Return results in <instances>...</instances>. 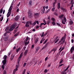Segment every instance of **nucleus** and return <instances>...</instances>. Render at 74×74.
Wrapping results in <instances>:
<instances>
[{
  "label": "nucleus",
  "instance_id": "obj_30",
  "mask_svg": "<svg viewBox=\"0 0 74 74\" xmlns=\"http://www.w3.org/2000/svg\"><path fill=\"white\" fill-rule=\"evenodd\" d=\"M16 71H16V70L14 69L13 71V74H15V72H16Z\"/></svg>",
  "mask_w": 74,
  "mask_h": 74
},
{
  "label": "nucleus",
  "instance_id": "obj_27",
  "mask_svg": "<svg viewBox=\"0 0 74 74\" xmlns=\"http://www.w3.org/2000/svg\"><path fill=\"white\" fill-rule=\"evenodd\" d=\"M48 41V39H46V40L45 41V42L43 43V44H45V43H46V42H47Z\"/></svg>",
  "mask_w": 74,
  "mask_h": 74
},
{
  "label": "nucleus",
  "instance_id": "obj_61",
  "mask_svg": "<svg viewBox=\"0 0 74 74\" xmlns=\"http://www.w3.org/2000/svg\"><path fill=\"white\" fill-rule=\"evenodd\" d=\"M29 23L30 25H33V24H32V22H29Z\"/></svg>",
  "mask_w": 74,
  "mask_h": 74
},
{
  "label": "nucleus",
  "instance_id": "obj_8",
  "mask_svg": "<svg viewBox=\"0 0 74 74\" xmlns=\"http://www.w3.org/2000/svg\"><path fill=\"white\" fill-rule=\"evenodd\" d=\"M8 36H6V37H4V41H7V40H8Z\"/></svg>",
  "mask_w": 74,
  "mask_h": 74
},
{
  "label": "nucleus",
  "instance_id": "obj_38",
  "mask_svg": "<svg viewBox=\"0 0 74 74\" xmlns=\"http://www.w3.org/2000/svg\"><path fill=\"white\" fill-rule=\"evenodd\" d=\"M2 12H3V8H2L0 11V13L2 14Z\"/></svg>",
  "mask_w": 74,
  "mask_h": 74
},
{
  "label": "nucleus",
  "instance_id": "obj_34",
  "mask_svg": "<svg viewBox=\"0 0 74 74\" xmlns=\"http://www.w3.org/2000/svg\"><path fill=\"white\" fill-rule=\"evenodd\" d=\"M56 51V49H53L51 50V51H54V53L55 52V51Z\"/></svg>",
  "mask_w": 74,
  "mask_h": 74
},
{
  "label": "nucleus",
  "instance_id": "obj_39",
  "mask_svg": "<svg viewBox=\"0 0 74 74\" xmlns=\"http://www.w3.org/2000/svg\"><path fill=\"white\" fill-rule=\"evenodd\" d=\"M64 41H63L61 43H60V45H62H62H63V44H64Z\"/></svg>",
  "mask_w": 74,
  "mask_h": 74
},
{
  "label": "nucleus",
  "instance_id": "obj_62",
  "mask_svg": "<svg viewBox=\"0 0 74 74\" xmlns=\"http://www.w3.org/2000/svg\"><path fill=\"white\" fill-rule=\"evenodd\" d=\"M63 65H64L63 64H62L60 65H59V67H60L61 66H63Z\"/></svg>",
  "mask_w": 74,
  "mask_h": 74
},
{
  "label": "nucleus",
  "instance_id": "obj_6",
  "mask_svg": "<svg viewBox=\"0 0 74 74\" xmlns=\"http://www.w3.org/2000/svg\"><path fill=\"white\" fill-rule=\"evenodd\" d=\"M35 17H39V15H40V13H36L34 14Z\"/></svg>",
  "mask_w": 74,
  "mask_h": 74
},
{
  "label": "nucleus",
  "instance_id": "obj_60",
  "mask_svg": "<svg viewBox=\"0 0 74 74\" xmlns=\"http://www.w3.org/2000/svg\"><path fill=\"white\" fill-rule=\"evenodd\" d=\"M67 69H65L64 71H63V72H64V73H65V72H66V71H67Z\"/></svg>",
  "mask_w": 74,
  "mask_h": 74
},
{
  "label": "nucleus",
  "instance_id": "obj_33",
  "mask_svg": "<svg viewBox=\"0 0 74 74\" xmlns=\"http://www.w3.org/2000/svg\"><path fill=\"white\" fill-rule=\"evenodd\" d=\"M22 53H21V54L19 57V58H20L21 59V58H22Z\"/></svg>",
  "mask_w": 74,
  "mask_h": 74
},
{
  "label": "nucleus",
  "instance_id": "obj_36",
  "mask_svg": "<svg viewBox=\"0 0 74 74\" xmlns=\"http://www.w3.org/2000/svg\"><path fill=\"white\" fill-rule=\"evenodd\" d=\"M3 17H1V18H0V21H1V22L2 21H3Z\"/></svg>",
  "mask_w": 74,
  "mask_h": 74
},
{
  "label": "nucleus",
  "instance_id": "obj_49",
  "mask_svg": "<svg viewBox=\"0 0 74 74\" xmlns=\"http://www.w3.org/2000/svg\"><path fill=\"white\" fill-rule=\"evenodd\" d=\"M26 63L25 62L24 64V65H23V67H25V66H26Z\"/></svg>",
  "mask_w": 74,
  "mask_h": 74
},
{
  "label": "nucleus",
  "instance_id": "obj_16",
  "mask_svg": "<svg viewBox=\"0 0 74 74\" xmlns=\"http://www.w3.org/2000/svg\"><path fill=\"white\" fill-rule=\"evenodd\" d=\"M69 23L70 25H73V21L71 20L69 21Z\"/></svg>",
  "mask_w": 74,
  "mask_h": 74
},
{
  "label": "nucleus",
  "instance_id": "obj_41",
  "mask_svg": "<svg viewBox=\"0 0 74 74\" xmlns=\"http://www.w3.org/2000/svg\"><path fill=\"white\" fill-rule=\"evenodd\" d=\"M36 24V21H35L33 24V26H34Z\"/></svg>",
  "mask_w": 74,
  "mask_h": 74
},
{
  "label": "nucleus",
  "instance_id": "obj_32",
  "mask_svg": "<svg viewBox=\"0 0 74 74\" xmlns=\"http://www.w3.org/2000/svg\"><path fill=\"white\" fill-rule=\"evenodd\" d=\"M4 65H5L3 64L2 65V68L3 70H4V67H5V66Z\"/></svg>",
  "mask_w": 74,
  "mask_h": 74
},
{
  "label": "nucleus",
  "instance_id": "obj_57",
  "mask_svg": "<svg viewBox=\"0 0 74 74\" xmlns=\"http://www.w3.org/2000/svg\"><path fill=\"white\" fill-rule=\"evenodd\" d=\"M39 49H40V47H38L36 48V49L38 51V50H39Z\"/></svg>",
  "mask_w": 74,
  "mask_h": 74
},
{
  "label": "nucleus",
  "instance_id": "obj_63",
  "mask_svg": "<svg viewBox=\"0 0 74 74\" xmlns=\"http://www.w3.org/2000/svg\"><path fill=\"white\" fill-rule=\"evenodd\" d=\"M16 31H17V30H15L14 32V33H15L16 32Z\"/></svg>",
  "mask_w": 74,
  "mask_h": 74
},
{
  "label": "nucleus",
  "instance_id": "obj_28",
  "mask_svg": "<svg viewBox=\"0 0 74 74\" xmlns=\"http://www.w3.org/2000/svg\"><path fill=\"white\" fill-rule=\"evenodd\" d=\"M20 49V47H19L18 49H16V52H19V50Z\"/></svg>",
  "mask_w": 74,
  "mask_h": 74
},
{
  "label": "nucleus",
  "instance_id": "obj_37",
  "mask_svg": "<svg viewBox=\"0 0 74 74\" xmlns=\"http://www.w3.org/2000/svg\"><path fill=\"white\" fill-rule=\"evenodd\" d=\"M51 63H50L48 64V65L47 66V67H49L50 66H51Z\"/></svg>",
  "mask_w": 74,
  "mask_h": 74
},
{
  "label": "nucleus",
  "instance_id": "obj_24",
  "mask_svg": "<svg viewBox=\"0 0 74 74\" xmlns=\"http://www.w3.org/2000/svg\"><path fill=\"white\" fill-rule=\"evenodd\" d=\"M63 59H61L60 60V62H59L60 64H61V63H62V62H63Z\"/></svg>",
  "mask_w": 74,
  "mask_h": 74
},
{
  "label": "nucleus",
  "instance_id": "obj_29",
  "mask_svg": "<svg viewBox=\"0 0 74 74\" xmlns=\"http://www.w3.org/2000/svg\"><path fill=\"white\" fill-rule=\"evenodd\" d=\"M43 41H44V38H42V39L41 40V41L40 42V44H41V43H42V42H43Z\"/></svg>",
  "mask_w": 74,
  "mask_h": 74
},
{
  "label": "nucleus",
  "instance_id": "obj_52",
  "mask_svg": "<svg viewBox=\"0 0 74 74\" xmlns=\"http://www.w3.org/2000/svg\"><path fill=\"white\" fill-rule=\"evenodd\" d=\"M3 74H7V73L6 72V71L4 70L3 72Z\"/></svg>",
  "mask_w": 74,
  "mask_h": 74
},
{
  "label": "nucleus",
  "instance_id": "obj_23",
  "mask_svg": "<svg viewBox=\"0 0 74 74\" xmlns=\"http://www.w3.org/2000/svg\"><path fill=\"white\" fill-rule=\"evenodd\" d=\"M54 15H55L56 16H58V12H55L54 13Z\"/></svg>",
  "mask_w": 74,
  "mask_h": 74
},
{
  "label": "nucleus",
  "instance_id": "obj_31",
  "mask_svg": "<svg viewBox=\"0 0 74 74\" xmlns=\"http://www.w3.org/2000/svg\"><path fill=\"white\" fill-rule=\"evenodd\" d=\"M32 14V11L30 10H29L28 12V14Z\"/></svg>",
  "mask_w": 74,
  "mask_h": 74
},
{
  "label": "nucleus",
  "instance_id": "obj_4",
  "mask_svg": "<svg viewBox=\"0 0 74 74\" xmlns=\"http://www.w3.org/2000/svg\"><path fill=\"white\" fill-rule=\"evenodd\" d=\"M30 23V22L29 21H27L26 22V25H25V26L27 27H29V23Z\"/></svg>",
  "mask_w": 74,
  "mask_h": 74
},
{
  "label": "nucleus",
  "instance_id": "obj_56",
  "mask_svg": "<svg viewBox=\"0 0 74 74\" xmlns=\"http://www.w3.org/2000/svg\"><path fill=\"white\" fill-rule=\"evenodd\" d=\"M25 45H28V44L27 43V42H25Z\"/></svg>",
  "mask_w": 74,
  "mask_h": 74
},
{
  "label": "nucleus",
  "instance_id": "obj_51",
  "mask_svg": "<svg viewBox=\"0 0 74 74\" xmlns=\"http://www.w3.org/2000/svg\"><path fill=\"white\" fill-rule=\"evenodd\" d=\"M29 37H28V36H27L26 38V41H27V40H28V39H29Z\"/></svg>",
  "mask_w": 74,
  "mask_h": 74
},
{
  "label": "nucleus",
  "instance_id": "obj_2",
  "mask_svg": "<svg viewBox=\"0 0 74 74\" xmlns=\"http://www.w3.org/2000/svg\"><path fill=\"white\" fill-rule=\"evenodd\" d=\"M7 56L6 55H5L3 57V60L2 61V63H3V65H5V64H6V63H7Z\"/></svg>",
  "mask_w": 74,
  "mask_h": 74
},
{
  "label": "nucleus",
  "instance_id": "obj_20",
  "mask_svg": "<svg viewBox=\"0 0 74 74\" xmlns=\"http://www.w3.org/2000/svg\"><path fill=\"white\" fill-rule=\"evenodd\" d=\"M41 13H42V14H44L45 12V11L44 10V9H42L41 10Z\"/></svg>",
  "mask_w": 74,
  "mask_h": 74
},
{
  "label": "nucleus",
  "instance_id": "obj_58",
  "mask_svg": "<svg viewBox=\"0 0 74 74\" xmlns=\"http://www.w3.org/2000/svg\"><path fill=\"white\" fill-rule=\"evenodd\" d=\"M43 22H44V23H44V24H45V25H46L47 23H46V21H45V20H43Z\"/></svg>",
  "mask_w": 74,
  "mask_h": 74
},
{
  "label": "nucleus",
  "instance_id": "obj_19",
  "mask_svg": "<svg viewBox=\"0 0 74 74\" xmlns=\"http://www.w3.org/2000/svg\"><path fill=\"white\" fill-rule=\"evenodd\" d=\"M45 24H44V23H41L40 24V25L39 26L40 27H41V26H42V25H45Z\"/></svg>",
  "mask_w": 74,
  "mask_h": 74
},
{
  "label": "nucleus",
  "instance_id": "obj_12",
  "mask_svg": "<svg viewBox=\"0 0 74 74\" xmlns=\"http://www.w3.org/2000/svg\"><path fill=\"white\" fill-rule=\"evenodd\" d=\"M28 51V50H25V51L24 52V56H26V55H27V52Z\"/></svg>",
  "mask_w": 74,
  "mask_h": 74
},
{
  "label": "nucleus",
  "instance_id": "obj_44",
  "mask_svg": "<svg viewBox=\"0 0 74 74\" xmlns=\"http://www.w3.org/2000/svg\"><path fill=\"white\" fill-rule=\"evenodd\" d=\"M51 19L53 20V22H55V19L54 18H52Z\"/></svg>",
  "mask_w": 74,
  "mask_h": 74
},
{
  "label": "nucleus",
  "instance_id": "obj_46",
  "mask_svg": "<svg viewBox=\"0 0 74 74\" xmlns=\"http://www.w3.org/2000/svg\"><path fill=\"white\" fill-rule=\"evenodd\" d=\"M55 8H53L52 9V11H53V12H54V11H55Z\"/></svg>",
  "mask_w": 74,
  "mask_h": 74
},
{
  "label": "nucleus",
  "instance_id": "obj_1",
  "mask_svg": "<svg viewBox=\"0 0 74 74\" xmlns=\"http://www.w3.org/2000/svg\"><path fill=\"white\" fill-rule=\"evenodd\" d=\"M16 26V23H14L11 26L10 28L9 29V27H7L5 29V30L6 32L8 30V31H10V32H12V31L15 28Z\"/></svg>",
  "mask_w": 74,
  "mask_h": 74
},
{
  "label": "nucleus",
  "instance_id": "obj_53",
  "mask_svg": "<svg viewBox=\"0 0 74 74\" xmlns=\"http://www.w3.org/2000/svg\"><path fill=\"white\" fill-rule=\"evenodd\" d=\"M61 9L62 10H63V11L65 10V9H64L63 7H61Z\"/></svg>",
  "mask_w": 74,
  "mask_h": 74
},
{
  "label": "nucleus",
  "instance_id": "obj_40",
  "mask_svg": "<svg viewBox=\"0 0 74 74\" xmlns=\"http://www.w3.org/2000/svg\"><path fill=\"white\" fill-rule=\"evenodd\" d=\"M71 4H74V2H73V0H71Z\"/></svg>",
  "mask_w": 74,
  "mask_h": 74
},
{
  "label": "nucleus",
  "instance_id": "obj_35",
  "mask_svg": "<svg viewBox=\"0 0 74 74\" xmlns=\"http://www.w3.org/2000/svg\"><path fill=\"white\" fill-rule=\"evenodd\" d=\"M64 22H66V21H67V20H66V17H64Z\"/></svg>",
  "mask_w": 74,
  "mask_h": 74
},
{
  "label": "nucleus",
  "instance_id": "obj_25",
  "mask_svg": "<svg viewBox=\"0 0 74 74\" xmlns=\"http://www.w3.org/2000/svg\"><path fill=\"white\" fill-rule=\"evenodd\" d=\"M18 66L17 65H16V68L15 69V70H16V71H18Z\"/></svg>",
  "mask_w": 74,
  "mask_h": 74
},
{
  "label": "nucleus",
  "instance_id": "obj_14",
  "mask_svg": "<svg viewBox=\"0 0 74 74\" xmlns=\"http://www.w3.org/2000/svg\"><path fill=\"white\" fill-rule=\"evenodd\" d=\"M57 4L58 9H59V8H60V3H58Z\"/></svg>",
  "mask_w": 74,
  "mask_h": 74
},
{
  "label": "nucleus",
  "instance_id": "obj_50",
  "mask_svg": "<svg viewBox=\"0 0 74 74\" xmlns=\"http://www.w3.org/2000/svg\"><path fill=\"white\" fill-rule=\"evenodd\" d=\"M59 41V39H57L56 40L55 42V44L56 43V42H58V41Z\"/></svg>",
  "mask_w": 74,
  "mask_h": 74
},
{
  "label": "nucleus",
  "instance_id": "obj_21",
  "mask_svg": "<svg viewBox=\"0 0 74 74\" xmlns=\"http://www.w3.org/2000/svg\"><path fill=\"white\" fill-rule=\"evenodd\" d=\"M55 2L53 3V5H55V4L57 3V0H54Z\"/></svg>",
  "mask_w": 74,
  "mask_h": 74
},
{
  "label": "nucleus",
  "instance_id": "obj_13",
  "mask_svg": "<svg viewBox=\"0 0 74 74\" xmlns=\"http://www.w3.org/2000/svg\"><path fill=\"white\" fill-rule=\"evenodd\" d=\"M15 57V55H13L12 54V56L11 57V60L12 61V60L13 59H14V58Z\"/></svg>",
  "mask_w": 74,
  "mask_h": 74
},
{
  "label": "nucleus",
  "instance_id": "obj_22",
  "mask_svg": "<svg viewBox=\"0 0 74 74\" xmlns=\"http://www.w3.org/2000/svg\"><path fill=\"white\" fill-rule=\"evenodd\" d=\"M32 14H28V17H29V18H31V17H32Z\"/></svg>",
  "mask_w": 74,
  "mask_h": 74
},
{
  "label": "nucleus",
  "instance_id": "obj_18",
  "mask_svg": "<svg viewBox=\"0 0 74 74\" xmlns=\"http://www.w3.org/2000/svg\"><path fill=\"white\" fill-rule=\"evenodd\" d=\"M19 32H18L16 34L14 35L15 37H16V36H18L19 35Z\"/></svg>",
  "mask_w": 74,
  "mask_h": 74
},
{
  "label": "nucleus",
  "instance_id": "obj_45",
  "mask_svg": "<svg viewBox=\"0 0 74 74\" xmlns=\"http://www.w3.org/2000/svg\"><path fill=\"white\" fill-rule=\"evenodd\" d=\"M57 25H58V26H59L60 27H61V25L59 23H57Z\"/></svg>",
  "mask_w": 74,
  "mask_h": 74
},
{
  "label": "nucleus",
  "instance_id": "obj_11",
  "mask_svg": "<svg viewBox=\"0 0 74 74\" xmlns=\"http://www.w3.org/2000/svg\"><path fill=\"white\" fill-rule=\"evenodd\" d=\"M64 16V14L61 15L59 16L58 18L60 19H62L63 17Z\"/></svg>",
  "mask_w": 74,
  "mask_h": 74
},
{
  "label": "nucleus",
  "instance_id": "obj_7",
  "mask_svg": "<svg viewBox=\"0 0 74 74\" xmlns=\"http://www.w3.org/2000/svg\"><path fill=\"white\" fill-rule=\"evenodd\" d=\"M49 43V42H47L45 44V45L43 47V48L44 49L46 47H47V46L48 45Z\"/></svg>",
  "mask_w": 74,
  "mask_h": 74
},
{
  "label": "nucleus",
  "instance_id": "obj_64",
  "mask_svg": "<svg viewBox=\"0 0 74 74\" xmlns=\"http://www.w3.org/2000/svg\"><path fill=\"white\" fill-rule=\"evenodd\" d=\"M49 21H47V25H49Z\"/></svg>",
  "mask_w": 74,
  "mask_h": 74
},
{
  "label": "nucleus",
  "instance_id": "obj_5",
  "mask_svg": "<svg viewBox=\"0 0 74 74\" xmlns=\"http://www.w3.org/2000/svg\"><path fill=\"white\" fill-rule=\"evenodd\" d=\"M74 46H73L71 48L70 51H71V53H72V52H73V51H74Z\"/></svg>",
  "mask_w": 74,
  "mask_h": 74
},
{
  "label": "nucleus",
  "instance_id": "obj_26",
  "mask_svg": "<svg viewBox=\"0 0 74 74\" xmlns=\"http://www.w3.org/2000/svg\"><path fill=\"white\" fill-rule=\"evenodd\" d=\"M48 41V39H46V40L45 41V42L43 43V44H45V43H46V42H47Z\"/></svg>",
  "mask_w": 74,
  "mask_h": 74
},
{
  "label": "nucleus",
  "instance_id": "obj_42",
  "mask_svg": "<svg viewBox=\"0 0 74 74\" xmlns=\"http://www.w3.org/2000/svg\"><path fill=\"white\" fill-rule=\"evenodd\" d=\"M62 24H65L66 23L65 22H64V20H62Z\"/></svg>",
  "mask_w": 74,
  "mask_h": 74
},
{
  "label": "nucleus",
  "instance_id": "obj_47",
  "mask_svg": "<svg viewBox=\"0 0 74 74\" xmlns=\"http://www.w3.org/2000/svg\"><path fill=\"white\" fill-rule=\"evenodd\" d=\"M52 24L53 25H55V21H53V22H52Z\"/></svg>",
  "mask_w": 74,
  "mask_h": 74
},
{
  "label": "nucleus",
  "instance_id": "obj_48",
  "mask_svg": "<svg viewBox=\"0 0 74 74\" xmlns=\"http://www.w3.org/2000/svg\"><path fill=\"white\" fill-rule=\"evenodd\" d=\"M47 72H48V71L47 69H45L44 71L45 73H46Z\"/></svg>",
  "mask_w": 74,
  "mask_h": 74
},
{
  "label": "nucleus",
  "instance_id": "obj_9",
  "mask_svg": "<svg viewBox=\"0 0 74 74\" xmlns=\"http://www.w3.org/2000/svg\"><path fill=\"white\" fill-rule=\"evenodd\" d=\"M19 16H17L14 19L15 21H16L18 20V19H19Z\"/></svg>",
  "mask_w": 74,
  "mask_h": 74
},
{
  "label": "nucleus",
  "instance_id": "obj_55",
  "mask_svg": "<svg viewBox=\"0 0 74 74\" xmlns=\"http://www.w3.org/2000/svg\"><path fill=\"white\" fill-rule=\"evenodd\" d=\"M61 74H66V72L64 73V72L62 71L61 73Z\"/></svg>",
  "mask_w": 74,
  "mask_h": 74
},
{
  "label": "nucleus",
  "instance_id": "obj_43",
  "mask_svg": "<svg viewBox=\"0 0 74 74\" xmlns=\"http://www.w3.org/2000/svg\"><path fill=\"white\" fill-rule=\"evenodd\" d=\"M29 4L30 5H32V1H29Z\"/></svg>",
  "mask_w": 74,
  "mask_h": 74
},
{
  "label": "nucleus",
  "instance_id": "obj_54",
  "mask_svg": "<svg viewBox=\"0 0 74 74\" xmlns=\"http://www.w3.org/2000/svg\"><path fill=\"white\" fill-rule=\"evenodd\" d=\"M48 57H46L45 58V61H47V59H48Z\"/></svg>",
  "mask_w": 74,
  "mask_h": 74
},
{
  "label": "nucleus",
  "instance_id": "obj_10",
  "mask_svg": "<svg viewBox=\"0 0 74 74\" xmlns=\"http://www.w3.org/2000/svg\"><path fill=\"white\" fill-rule=\"evenodd\" d=\"M65 38L64 37H62V39L60 40V41L59 42V44H60V43L61 42H62V41H63Z\"/></svg>",
  "mask_w": 74,
  "mask_h": 74
},
{
  "label": "nucleus",
  "instance_id": "obj_3",
  "mask_svg": "<svg viewBox=\"0 0 74 74\" xmlns=\"http://www.w3.org/2000/svg\"><path fill=\"white\" fill-rule=\"evenodd\" d=\"M12 5H11L10 6L9 10H8V14H9L10 12H11V11L12 10Z\"/></svg>",
  "mask_w": 74,
  "mask_h": 74
},
{
  "label": "nucleus",
  "instance_id": "obj_59",
  "mask_svg": "<svg viewBox=\"0 0 74 74\" xmlns=\"http://www.w3.org/2000/svg\"><path fill=\"white\" fill-rule=\"evenodd\" d=\"M36 23H37L38 25L39 24V23L38 22V21H36Z\"/></svg>",
  "mask_w": 74,
  "mask_h": 74
},
{
  "label": "nucleus",
  "instance_id": "obj_15",
  "mask_svg": "<svg viewBox=\"0 0 74 74\" xmlns=\"http://www.w3.org/2000/svg\"><path fill=\"white\" fill-rule=\"evenodd\" d=\"M11 13V12H10V13H9L8 14V13L7 15V18H8V17H9L10 16Z\"/></svg>",
  "mask_w": 74,
  "mask_h": 74
},
{
  "label": "nucleus",
  "instance_id": "obj_17",
  "mask_svg": "<svg viewBox=\"0 0 74 74\" xmlns=\"http://www.w3.org/2000/svg\"><path fill=\"white\" fill-rule=\"evenodd\" d=\"M38 38H36L35 40V44H37V42H38Z\"/></svg>",
  "mask_w": 74,
  "mask_h": 74
}]
</instances>
